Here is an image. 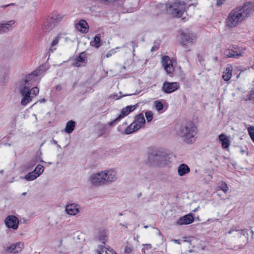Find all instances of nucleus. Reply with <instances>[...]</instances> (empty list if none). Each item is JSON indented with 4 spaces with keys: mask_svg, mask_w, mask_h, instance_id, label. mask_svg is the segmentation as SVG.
Wrapping results in <instances>:
<instances>
[{
    "mask_svg": "<svg viewBox=\"0 0 254 254\" xmlns=\"http://www.w3.org/2000/svg\"><path fill=\"white\" fill-rule=\"evenodd\" d=\"M45 72L44 66H40L31 73L26 75L23 79L19 82V91L22 96L21 104L23 106H26L30 102L33 97L38 95L39 88L35 86L37 82V76Z\"/></svg>",
    "mask_w": 254,
    "mask_h": 254,
    "instance_id": "obj_1",
    "label": "nucleus"
},
{
    "mask_svg": "<svg viewBox=\"0 0 254 254\" xmlns=\"http://www.w3.org/2000/svg\"><path fill=\"white\" fill-rule=\"evenodd\" d=\"M197 132L195 126L192 123H188L180 126L177 130V134L183 142L191 144L196 141Z\"/></svg>",
    "mask_w": 254,
    "mask_h": 254,
    "instance_id": "obj_2",
    "label": "nucleus"
},
{
    "mask_svg": "<svg viewBox=\"0 0 254 254\" xmlns=\"http://www.w3.org/2000/svg\"><path fill=\"white\" fill-rule=\"evenodd\" d=\"M237 7L232 10L226 19V26L229 28H234L238 26L245 19L244 16Z\"/></svg>",
    "mask_w": 254,
    "mask_h": 254,
    "instance_id": "obj_3",
    "label": "nucleus"
},
{
    "mask_svg": "<svg viewBox=\"0 0 254 254\" xmlns=\"http://www.w3.org/2000/svg\"><path fill=\"white\" fill-rule=\"evenodd\" d=\"M186 4L185 0H176L168 7L167 11L174 17H181L186 11Z\"/></svg>",
    "mask_w": 254,
    "mask_h": 254,
    "instance_id": "obj_4",
    "label": "nucleus"
},
{
    "mask_svg": "<svg viewBox=\"0 0 254 254\" xmlns=\"http://www.w3.org/2000/svg\"><path fill=\"white\" fill-rule=\"evenodd\" d=\"M145 123L143 114L142 113L138 114L135 117L134 121L126 128L125 133L129 134L138 130L144 127Z\"/></svg>",
    "mask_w": 254,
    "mask_h": 254,
    "instance_id": "obj_5",
    "label": "nucleus"
},
{
    "mask_svg": "<svg viewBox=\"0 0 254 254\" xmlns=\"http://www.w3.org/2000/svg\"><path fill=\"white\" fill-rule=\"evenodd\" d=\"M196 37L192 33L182 32L180 35V42L184 47H187L188 44L193 45L196 41Z\"/></svg>",
    "mask_w": 254,
    "mask_h": 254,
    "instance_id": "obj_6",
    "label": "nucleus"
},
{
    "mask_svg": "<svg viewBox=\"0 0 254 254\" xmlns=\"http://www.w3.org/2000/svg\"><path fill=\"white\" fill-rule=\"evenodd\" d=\"M90 183L95 187H99L106 185L102 172L92 174L88 179Z\"/></svg>",
    "mask_w": 254,
    "mask_h": 254,
    "instance_id": "obj_7",
    "label": "nucleus"
},
{
    "mask_svg": "<svg viewBox=\"0 0 254 254\" xmlns=\"http://www.w3.org/2000/svg\"><path fill=\"white\" fill-rule=\"evenodd\" d=\"M240 10L242 14L246 19L254 12V4L251 1H246L242 6L237 7Z\"/></svg>",
    "mask_w": 254,
    "mask_h": 254,
    "instance_id": "obj_8",
    "label": "nucleus"
},
{
    "mask_svg": "<svg viewBox=\"0 0 254 254\" xmlns=\"http://www.w3.org/2000/svg\"><path fill=\"white\" fill-rule=\"evenodd\" d=\"M106 185L114 182L118 178L117 172L113 169L102 171Z\"/></svg>",
    "mask_w": 254,
    "mask_h": 254,
    "instance_id": "obj_9",
    "label": "nucleus"
},
{
    "mask_svg": "<svg viewBox=\"0 0 254 254\" xmlns=\"http://www.w3.org/2000/svg\"><path fill=\"white\" fill-rule=\"evenodd\" d=\"M137 105L127 106L122 110L120 115L116 119L109 123V125L112 126L119 122L121 119L127 116L130 113L133 112L137 107Z\"/></svg>",
    "mask_w": 254,
    "mask_h": 254,
    "instance_id": "obj_10",
    "label": "nucleus"
},
{
    "mask_svg": "<svg viewBox=\"0 0 254 254\" xmlns=\"http://www.w3.org/2000/svg\"><path fill=\"white\" fill-rule=\"evenodd\" d=\"M243 51L238 47H233L232 49H227L224 51V56L227 58L238 59L241 57Z\"/></svg>",
    "mask_w": 254,
    "mask_h": 254,
    "instance_id": "obj_11",
    "label": "nucleus"
},
{
    "mask_svg": "<svg viewBox=\"0 0 254 254\" xmlns=\"http://www.w3.org/2000/svg\"><path fill=\"white\" fill-rule=\"evenodd\" d=\"M4 223L8 228L16 230L18 229L19 221L15 216L8 215L5 218Z\"/></svg>",
    "mask_w": 254,
    "mask_h": 254,
    "instance_id": "obj_12",
    "label": "nucleus"
},
{
    "mask_svg": "<svg viewBox=\"0 0 254 254\" xmlns=\"http://www.w3.org/2000/svg\"><path fill=\"white\" fill-rule=\"evenodd\" d=\"M180 87V84L178 82H169L165 81L163 83L162 90L166 93H171Z\"/></svg>",
    "mask_w": 254,
    "mask_h": 254,
    "instance_id": "obj_13",
    "label": "nucleus"
},
{
    "mask_svg": "<svg viewBox=\"0 0 254 254\" xmlns=\"http://www.w3.org/2000/svg\"><path fill=\"white\" fill-rule=\"evenodd\" d=\"M162 64L168 74H172L174 71L173 62L167 56L162 57Z\"/></svg>",
    "mask_w": 254,
    "mask_h": 254,
    "instance_id": "obj_14",
    "label": "nucleus"
},
{
    "mask_svg": "<svg viewBox=\"0 0 254 254\" xmlns=\"http://www.w3.org/2000/svg\"><path fill=\"white\" fill-rule=\"evenodd\" d=\"M23 247L24 245L22 243L17 242L7 246L5 248V251L10 253L18 254L22 251Z\"/></svg>",
    "mask_w": 254,
    "mask_h": 254,
    "instance_id": "obj_15",
    "label": "nucleus"
},
{
    "mask_svg": "<svg viewBox=\"0 0 254 254\" xmlns=\"http://www.w3.org/2000/svg\"><path fill=\"white\" fill-rule=\"evenodd\" d=\"M65 211L69 215L74 216L80 212V206L76 203H69L65 206Z\"/></svg>",
    "mask_w": 254,
    "mask_h": 254,
    "instance_id": "obj_16",
    "label": "nucleus"
},
{
    "mask_svg": "<svg viewBox=\"0 0 254 254\" xmlns=\"http://www.w3.org/2000/svg\"><path fill=\"white\" fill-rule=\"evenodd\" d=\"M168 159V155L163 152H159L154 156V160L157 162L159 165L164 166L166 165Z\"/></svg>",
    "mask_w": 254,
    "mask_h": 254,
    "instance_id": "obj_17",
    "label": "nucleus"
},
{
    "mask_svg": "<svg viewBox=\"0 0 254 254\" xmlns=\"http://www.w3.org/2000/svg\"><path fill=\"white\" fill-rule=\"evenodd\" d=\"M56 26L52 20V18L49 16L45 18L42 26V30L45 32H47L52 30Z\"/></svg>",
    "mask_w": 254,
    "mask_h": 254,
    "instance_id": "obj_18",
    "label": "nucleus"
},
{
    "mask_svg": "<svg viewBox=\"0 0 254 254\" xmlns=\"http://www.w3.org/2000/svg\"><path fill=\"white\" fill-rule=\"evenodd\" d=\"M194 221L193 217L191 214H187L179 218L176 222L178 225H183L190 224Z\"/></svg>",
    "mask_w": 254,
    "mask_h": 254,
    "instance_id": "obj_19",
    "label": "nucleus"
},
{
    "mask_svg": "<svg viewBox=\"0 0 254 254\" xmlns=\"http://www.w3.org/2000/svg\"><path fill=\"white\" fill-rule=\"evenodd\" d=\"M86 54L85 53H81L74 60L73 65L76 67L84 66L86 64Z\"/></svg>",
    "mask_w": 254,
    "mask_h": 254,
    "instance_id": "obj_20",
    "label": "nucleus"
},
{
    "mask_svg": "<svg viewBox=\"0 0 254 254\" xmlns=\"http://www.w3.org/2000/svg\"><path fill=\"white\" fill-rule=\"evenodd\" d=\"M15 22L14 20H12L5 23H0V34L11 30L14 27Z\"/></svg>",
    "mask_w": 254,
    "mask_h": 254,
    "instance_id": "obj_21",
    "label": "nucleus"
},
{
    "mask_svg": "<svg viewBox=\"0 0 254 254\" xmlns=\"http://www.w3.org/2000/svg\"><path fill=\"white\" fill-rule=\"evenodd\" d=\"M108 234L109 232L107 229L102 228L99 230L97 238L100 242L105 245L107 242Z\"/></svg>",
    "mask_w": 254,
    "mask_h": 254,
    "instance_id": "obj_22",
    "label": "nucleus"
},
{
    "mask_svg": "<svg viewBox=\"0 0 254 254\" xmlns=\"http://www.w3.org/2000/svg\"><path fill=\"white\" fill-rule=\"evenodd\" d=\"M97 254H117L113 249L106 248L104 245H100L95 251Z\"/></svg>",
    "mask_w": 254,
    "mask_h": 254,
    "instance_id": "obj_23",
    "label": "nucleus"
},
{
    "mask_svg": "<svg viewBox=\"0 0 254 254\" xmlns=\"http://www.w3.org/2000/svg\"><path fill=\"white\" fill-rule=\"evenodd\" d=\"M189 167L185 164H181L178 168V173L180 176H183L190 172Z\"/></svg>",
    "mask_w": 254,
    "mask_h": 254,
    "instance_id": "obj_24",
    "label": "nucleus"
},
{
    "mask_svg": "<svg viewBox=\"0 0 254 254\" xmlns=\"http://www.w3.org/2000/svg\"><path fill=\"white\" fill-rule=\"evenodd\" d=\"M76 28L80 32L86 33L88 31V24L84 20H81L76 24Z\"/></svg>",
    "mask_w": 254,
    "mask_h": 254,
    "instance_id": "obj_25",
    "label": "nucleus"
},
{
    "mask_svg": "<svg viewBox=\"0 0 254 254\" xmlns=\"http://www.w3.org/2000/svg\"><path fill=\"white\" fill-rule=\"evenodd\" d=\"M219 138L221 141V145L223 148H227L230 145L229 138L224 133H221L219 136Z\"/></svg>",
    "mask_w": 254,
    "mask_h": 254,
    "instance_id": "obj_26",
    "label": "nucleus"
},
{
    "mask_svg": "<svg viewBox=\"0 0 254 254\" xmlns=\"http://www.w3.org/2000/svg\"><path fill=\"white\" fill-rule=\"evenodd\" d=\"M64 14L57 12L53 13L50 16L52 18V20L55 25H57L64 17Z\"/></svg>",
    "mask_w": 254,
    "mask_h": 254,
    "instance_id": "obj_27",
    "label": "nucleus"
},
{
    "mask_svg": "<svg viewBox=\"0 0 254 254\" xmlns=\"http://www.w3.org/2000/svg\"><path fill=\"white\" fill-rule=\"evenodd\" d=\"M232 70L233 67L232 66H230L225 69L222 75V78L225 81H227L231 79Z\"/></svg>",
    "mask_w": 254,
    "mask_h": 254,
    "instance_id": "obj_28",
    "label": "nucleus"
},
{
    "mask_svg": "<svg viewBox=\"0 0 254 254\" xmlns=\"http://www.w3.org/2000/svg\"><path fill=\"white\" fill-rule=\"evenodd\" d=\"M75 127V123L73 121H69L66 124L64 131L67 133H71Z\"/></svg>",
    "mask_w": 254,
    "mask_h": 254,
    "instance_id": "obj_29",
    "label": "nucleus"
},
{
    "mask_svg": "<svg viewBox=\"0 0 254 254\" xmlns=\"http://www.w3.org/2000/svg\"><path fill=\"white\" fill-rule=\"evenodd\" d=\"M100 38L101 35L100 34H96L94 37V40L90 42V45L96 48H99L101 46Z\"/></svg>",
    "mask_w": 254,
    "mask_h": 254,
    "instance_id": "obj_30",
    "label": "nucleus"
},
{
    "mask_svg": "<svg viewBox=\"0 0 254 254\" xmlns=\"http://www.w3.org/2000/svg\"><path fill=\"white\" fill-rule=\"evenodd\" d=\"M60 38V36H57L53 40L49 48V53H53L56 50V48H54V47L58 45Z\"/></svg>",
    "mask_w": 254,
    "mask_h": 254,
    "instance_id": "obj_31",
    "label": "nucleus"
},
{
    "mask_svg": "<svg viewBox=\"0 0 254 254\" xmlns=\"http://www.w3.org/2000/svg\"><path fill=\"white\" fill-rule=\"evenodd\" d=\"M38 177V176L33 171L25 176L24 178L27 181H31L35 180Z\"/></svg>",
    "mask_w": 254,
    "mask_h": 254,
    "instance_id": "obj_32",
    "label": "nucleus"
},
{
    "mask_svg": "<svg viewBox=\"0 0 254 254\" xmlns=\"http://www.w3.org/2000/svg\"><path fill=\"white\" fill-rule=\"evenodd\" d=\"M217 190H222L226 193L228 190V187L225 182L221 181L219 184V186L218 187Z\"/></svg>",
    "mask_w": 254,
    "mask_h": 254,
    "instance_id": "obj_33",
    "label": "nucleus"
},
{
    "mask_svg": "<svg viewBox=\"0 0 254 254\" xmlns=\"http://www.w3.org/2000/svg\"><path fill=\"white\" fill-rule=\"evenodd\" d=\"M44 168L41 165H38L33 172L36 174V175L39 177L44 172Z\"/></svg>",
    "mask_w": 254,
    "mask_h": 254,
    "instance_id": "obj_34",
    "label": "nucleus"
},
{
    "mask_svg": "<svg viewBox=\"0 0 254 254\" xmlns=\"http://www.w3.org/2000/svg\"><path fill=\"white\" fill-rule=\"evenodd\" d=\"M248 131L251 139L254 140V126H250L248 127Z\"/></svg>",
    "mask_w": 254,
    "mask_h": 254,
    "instance_id": "obj_35",
    "label": "nucleus"
},
{
    "mask_svg": "<svg viewBox=\"0 0 254 254\" xmlns=\"http://www.w3.org/2000/svg\"><path fill=\"white\" fill-rule=\"evenodd\" d=\"M145 115L147 122H150L153 119V113L150 111H147L145 113Z\"/></svg>",
    "mask_w": 254,
    "mask_h": 254,
    "instance_id": "obj_36",
    "label": "nucleus"
},
{
    "mask_svg": "<svg viewBox=\"0 0 254 254\" xmlns=\"http://www.w3.org/2000/svg\"><path fill=\"white\" fill-rule=\"evenodd\" d=\"M154 104H155V108L157 110V111H161L163 109V104L160 102V101H155L154 102Z\"/></svg>",
    "mask_w": 254,
    "mask_h": 254,
    "instance_id": "obj_37",
    "label": "nucleus"
},
{
    "mask_svg": "<svg viewBox=\"0 0 254 254\" xmlns=\"http://www.w3.org/2000/svg\"><path fill=\"white\" fill-rule=\"evenodd\" d=\"M133 251V249L128 246H127L125 249V253L127 254H130Z\"/></svg>",
    "mask_w": 254,
    "mask_h": 254,
    "instance_id": "obj_38",
    "label": "nucleus"
},
{
    "mask_svg": "<svg viewBox=\"0 0 254 254\" xmlns=\"http://www.w3.org/2000/svg\"><path fill=\"white\" fill-rule=\"evenodd\" d=\"M248 99L249 100L254 99V89H253L249 94Z\"/></svg>",
    "mask_w": 254,
    "mask_h": 254,
    "instance_id": "obj_39",
    "label": "nucleus"
},
{
    "mask_svg": "<svg viewBox=\"0 0 254 254\" xmlns=\"http://www.w3.org/2000/svg\"><path fill=\"white\" fill-rule=\"evenodd\" d=\"M105 127L104 126L103 127H102L100 129V130H99V136H101L103 134H104L105 133Z\"/></svg>",
    "mask_w": 254,
    "mask_h": 254,
    "instance_id": "obj_40",
    "label": "nucleus"
},
{
    "mask_svg": "<svg viewBox=\"0 0 254 254\" xmlns=\"http://www.w3.org/2000/svg\"><path fill=\"white\" fill-rule=\"evenodd\" d=\"M225 1L226 0H217L216 4L218 6H221Z\"/></svg>",
    "mask_w": 254,
    "mask_h": 254,
    "instance_id": "obj_41",
    "label": "nucleus"
},
{
    "mask_svg": "<svg viewBox=\"0 0 254 254\" xmlns=\"http://www.w3.org/2000/svg\"><path fill=\"white\" fill-rule=\"evenodd\" d=\"M240 234L241 235H243V236H248V234L247 231L245 229L241 230L240 231Z\"/></svg>",
    "mask_w": 254,
    "mask_h": 254,
    "instance_id": "obj_42",
    "label": "nucleus"
},
{
    "mask_svg": "<svg viewBox=\"0 0 254 254\" xmlns=\"http://www.w3.org/2000/svg\"><path fill=\"white\" fill-rule=\"evenodd\" d=\"M240 153L242 154H246L247 155H248L249 153H248V152L245 150V149H241V150H240Z\"/></svg>",
    "mask_w": 254,
    "mask_h": 254,
    "instance_id": "obj_43",
    "label": "nucleus"
},
{
    "mask_svg": "<svg viewBox=\"0 0 254 254\" xmlns=\"http://www.w3.org/2000/svg\"><path fill=\"white\" fill-rule=\"evenodd\" d=\"M55 89L57 91H61L62 89V87L61 85L59 84L56 86Z\"/></svg>",
    "mask_w": 254,
    "mask_h": 254,
    "instance_id": "obj_44",
    "label": "nucleus"
},
{
    "mask_svg": "<svg viewBox=\"0 0 254 254\" xmlns=\"http://www.w3.org/2000/svg\"><path fill=\"white\" fill-rule=\"evenodd\" d=\"M198 61L201 64L202 62H203L204 61L202 56H200L199 55H198Z\"/></svg>",
    "mask_w": 254,
    "mask_h": 254,
    "instance_id": "obj_45",
    "label": "nucleus"
},
{
    "mask_svg": "<svg viewBox=\"0 0 254 254\" xmlns=\"http://www.w3.org/2000/svg\"><path fill=\"white\" fill-rule=\"evenodd\" d=\"M45 101H46L45 99L43 98V99H42L39 100L38 101H37V102H36V103H35V104H36L37 102H40V103H44V102H45Z\"/></svg>",
    "mask_w": 254,
    "mask_h": 254,
    "instance_id": "obj_46",
    "label": "nucleus"
},
{
    "mask_svg": "<svg viewBox=\"0 0 254 254\" xmlns=\"http://www.w3.org/2000/svg\"><path fill=\"white\" fill-rule=\"evenodd\" d=\"M145 246H146L147 249H151V245L150 244H146Z\"/></svg>",
    "mask_w": 254,
    "mask_h": 254,
    "instance_id": "obj_47",
    "label": "nucleus"
},
{
    "mask_svg": "<svg viewBox=\"0 0 254 254\" xmlns=\"http://www.w3.org/2000/svg\"><path fill=\"white\" fill-rule=\"evenodd\" d=\"M174 242L178 244H180V240H175Z\"/></svg>",
    "mask_w": 254,
    "mask_h": 254,
    "instance_id": "obj_48",
    "label": "nucleus"
},
{
    "mask_svg": "<svg viewBox=\"0 0 254 254\" xmlns=\"http://www.w3.org/2000/svg\"><path fill=\"white\" fill-rule=\"evenodd\" d=\"M250 232L252 234V237H253V236L254 235V231L253 230H251Z\"/></svg>",
    "mask_w": 254,
    "mask_h": 254,
    "instance_id": "obj_49",
    "label": "nucleus"
},
{
    "mask_svg": "<svg viewBox=\"0 0 254 254\" xmlns=\"http://www.w3.org/2000/svg\"><path fill=\"white\" fill-rule=\"evenodd\" d=\"M111 55L110 54L108 53L107 54H106V57L107 58H109V57H110V56H111Z\"/></svg>",
    "mask_w": 254,
    "mask_h": 254,
    "instance_id": "obj_50",
    "label": "nucleus"
},
{
    "mask_svg": "<svg viewBox=\"0 0 254 254\" xmlns=\"http://www.w3.org/2000/svg\"><path fill=\"white\" fill-rule=\"evenodd\" d=\"M155 50H156V49H155V48H154V47H152V48H151V51L152 52V51H155Z\"/></svg>",
    "mask_w": 254,
    "mask_h": 254,
    "instance_id": "obj_51",
    "label": "nucleus"
},
{
    "mask_svg": "<svg viewBox=\"0 0 254 254\" xmlns=\"http://www.w3.org/2000/svg\"><path fill=\"white\" fill-rule=\"evenodd\" d=\"M26 192H23L22 193V196H25V195H26Z\"/></svg>",
    "mask_w": 254,
    "mask_h": 254,
    "instance_id": "obj_52",
    "label": "nucleus"
},
{
    "mask_svg": "<svg viewBox=\"0 0 254 254\" xmlns=\"http://www.w3.org/2000/svg\"><path fill=\"white\" fill-rule=\"evenodd\" d=\"M132 47H133V51H132V53H134V51H135V49H134V45H133V46H132Z\"/></svg>",
    "mask_w": 254,
    "mask_h": 254,
    "instance_id": "obj_53",
    "label": "nucleus"
},
{
    "mask_svg": "<svg viewBox=\"0 0 254 254\" xmlns=\"http://www.w3.org/2000/svg\"><path fill=\"white\" fill-rule=\"evenodd\" d=\"M121 225H123V226H125L126 228H127V226H126V225H123V224H121Z\"/></svg>",
    "mask_w": 254,
    "mask_h": 254,
    "instance_id": "obj_54",
    "label": "nucleus"
},
{
    "mask_svg": "<svg viewBox=\"0 0 254 254\" xmlns=\"http://www.w3.org/2000/svg\"><path fill=\"white\" fill-rule=\"evenodd\" d=\"M144 228L146 229L147 228H148V226H147V225L144 226Z\"/></svg>",
    "mask_w": 254,
    "mask_h": 254,
    "instance_id": "obj_55",
    "label": "nucleus"
},
{
    "mask_svg": "<svg viewBox=\"0 0 254 254\" xmlns=\"http://www.w3.org/2000/svg\"><path fill=\"white\" fill-rule=\"evenodd\" d=\"M197 209H198L197 208H195V209L193 210V211H194V212H195V211H196L197 210Z\"/></svg>",
    "mask_w": 254,
    "mask_h": 254,
    "instance_id": "obj_56",
    "label": "nucleus"
},
{
    "mask_svg": "<svg viewBox=\"0 0 254 254\" xmlns=\"http://www.w3.org/2000/svg\"><path fill=\"white\" fill-rule=\"evenodd\" d=\"M209 176L210 177V179H212V176H211V175H210Z\"/></svg>",
    "mask_w": 254,
    "mask_h": 254,
    "instance_id": "obj_57",
    "label": "nucleus"
},
{
    "mask_svg": "<svg viewBox=\"0 0 254 254\" xmlns=\"http://www.w3.org/2000/svg\"><path fill=\"white\" fill-rule=\"evenodd\" d=\"M54 143H55V144H56V143H57V141H54Z\"/></svg>",
    "mask_w": 254,
    "mask_h": 254,
    "instance_id": "obj_58",
    "label": "nucleus"
}]
</instances>
